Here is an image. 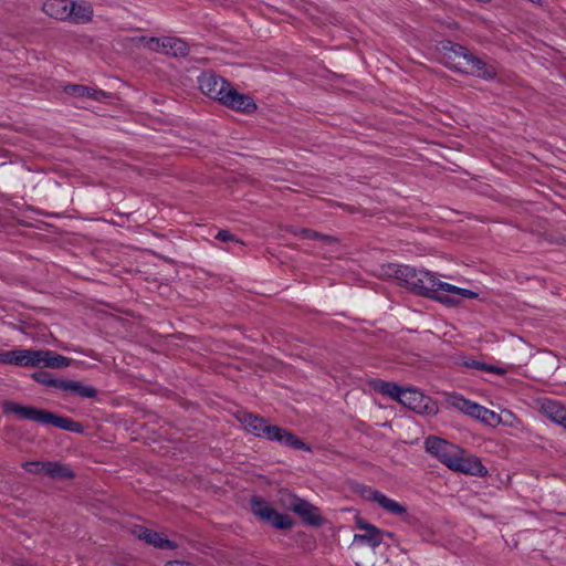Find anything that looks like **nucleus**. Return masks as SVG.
<instances>
[{
    "instance_id": "1",
    "label": "nucleus",
    "mask_w": 566,
    "mask_h": 566,
    "mask_svg": "<svg viewBox=\"0 0 566 566\" xmlns=\"http://www.w3.org/2000/svg\"><path fill=\"white\" fill-rule=\"evenodd\" d=\"M384 275L394 277L413 294L434 300L447 306H455L462 298H475L478 293L440 281L436 273L405 264L389 263L382 266Z\"/></svg>"
},
{
    "instance_id": "2",
    "label": "nucleus",
    "mask_w": 566,
    "mask_h": 566,
    "mask_svg": "<svg viewBox=\"0 0 566 566\" xmlns=\"http://www.w3.org/2000/svg\"><path fill=\"white\" fill-rule=\"evenodd\" d=\"M440 52L444 66L453 72L470 74L485 81L497 77V70L493 64L486 63L462 44L443 40L440 42Z\"/></svg>"
},
{
    "instance_id": "3",
    "label": "nucleus",
    "mask_w": 566,
    "mask_h": 566,
    "mask_svg": "<svg viewBox=\"0 0 566 566\" xmlns=\"http://www.w3.org/2000/svg\"><path fill=\"white\" fill-rule=\"evenodd\" d=\"M72 359L51 349L15 348L0 353V364L25 368H66Z\"/></svg>"
},
{
    "instance_id": "4",
    "label": "nucleus",
    "mask_w": 566,
    "mask_h": 566,
    "mask_svg": "<svg viewBox=\"0 0 566 566\" xmlns=\"http://www.w3.org/2000/svg\"><path fill=\"white\" fill-rule=\"evenodd\" d=\"M374 389L403 405L419 415H436L438 406L436 401L415 387H401L395 382L377 379Z\"/></svg>"
},
{
    "instance_id": "5",
    "label": "nucleus",
    "mask_w": 566,
    "mask_h": 566,
    "mask_svg": "<svg viewBox=\"0 0 566 566\" xmlns=\"http://www.w3.org/2000/svg\"><path fill=\"white\" fill-rule=\"evenodd\" d=\"M2 411L6 415L12 413L21 419L34 421L40 424H52L55 428L74 433H82L84 431L83 424L78 421L30 405L24 406L11 400H6L2 402Z\"/></svg>"
},
{
    "instance_id": "6",
    "label": "nucleus",
    "mask_w": 566,
    "mask_h": 566,
    "mask_svg": "<svg viewBox=\"0 0 566 566\" xmlns=\"http://www.w3.org/2000/svg\"><path fill=\"white\" fill-rule=\"evenodd\" d=\"M280 494L282 504L297 514L304 524L313 527H321L324 524V517L317 506L287 491H281Z\"/></svg>"
},
{
    "instance_id": "7",
    "label": "nucleus",
    "mask_w": 566,
    "mask_h": 566,
    "mask_svg": "<svg viewBox=\"0 0 566 566\" xmlns=\"http://www.w3.org/2000/svg\"><path fill=\"white\" fill-rule=\"evenodd\" d=\"M250 504L255 516L277 530H290L295 524L291 516L277 512L261 496H252Z\"/></svg>"
},
{
    "instance_id": "8",
    "label": "nucleus",
    "mask_w": 566,
    "mask_h": 566,
    "mask_svg": "<svg viewBox=\"0 0 566 566\" xmlns=\"http://www.w3.org/2000/svg\"><path fill=\"white\" fill-rule=\"evenodd\" d=\"M424 448L428 453L437 458L441 463L451 469L458 454L460 447L446 441L436 436H430L424 440Z\"/></svg>"
},
{
    "instance_id": "9",
    "label": "nucleus",
    "mask_w": 566,
    "mask_h": 566,
    "mask_svg": "<svg viewBox=\"0 0 566 566\" xmlns=\"http://www.w3.org/2000/svg\"><path fill=\"white\" fill-rule=\"evenodd\" d=\"M354 490L364 499L377 503L382 510L392 515L401 516L407 514V507L405 505L388 497L378 490H374L373 488L365 484H357Z\"/></svg>"
},
{
    "instance_id": "10",
    "label": "nucleus",
    "mask_w": 566,
    "mask_h": 566,
    "mask_svg": "<svg viewBox=\"0 0 566 566\" xmlns=\"http://www.w3.org/2000/svg\"><path fill=\"white\" fill-rule=\"evenodd\" d=\"M220 103L232 111L245 115L253 114L258 109L256 103L249 94L238 92L232 85L220 97Z\"/></svg>"
},
{
    "instance_id": "11",
    "label": "nucleus",
    "mask_w": 566,
    "mask_h": 566,
    "mask_svg": "<svg viewBox=\"0 0 566 566\" xmlns=\"http://www.w3.org/2000/svg\"><path fill=\"white\" fill-rule=\"evenodd\" d=\"M356 526L364 531V533H357L354 535L353 545H366L375 551L380 546V544H382L385 530H381L363 518L356 520Z\"/></svg>"
},
{
    "instance_id": "12",
    "label": "nucleus",
    "mask_w": 566,
    "mask_h": 566,
    "mask_svg": "<svg viewBox=\"0 0 566 566\" xmlns=\"http://www.w3.org/2000/svg\"><path fill=\"white\" fill-rule=\"evenodd\" d=\"M198 84L205 95L218 102H220V97L224 95L232 85L226 78L210 72H203L198 77Z\"/></svg>"
},
{
    "instance_id": "13",
    "label": "nucleus",
    "mask_w": 566,
    "mask_h": 566,
    "mask_svg": "<svg viewBox=\"0 0 566 566\" xmlns=\"http://www.w3.org/2000/svg\"><path fill=\"white\" fill-rule=\"evenodd\" d=\"M450 470L479 478H484L489 473L486 467L482 464L478 457L468 453L462 448Z\"/></svg>"
},
{
    "instance_id": "14",
    "label": "nucleus",
    "mask_w": 566,
    "mask_h": 566,
    "mask_svg": "<svg viewBox=\"0 0 566 566\" xmlns=\"http://www.w3.org/2000/svg\"><path fill=\"white\" fill-rule=\"evenodd\" d=\"M264 429L265 430L262 438L279 442L295 450H310V447L303 442V440L284 428L274 424H268Z\"/></svg>"
},
{
    "instance_id": "15",
    "label": "nucleus",
    "mask_w": 566,
    "mask_h": 566,
    "mask_svg": "<svg viewBox=\"0 0 566 566\" xmlns=\"http://www.w3.org/2000/svg\"><path fill=\"white\" fill-rule=\"evenodd\" d=\"M133 534L137 538L159 549H175L177 547V544L167 538L163 533L156 532L143 525H135L133 528Z\"/></svg>"
},
{
    "instance_id": "16",
    "label": "nucleus",
    "mask_w": 566,
    "mask_h": 566,
    "mask_svg": "<svg viewBox=\"0 0 566 566\" xmlns=\"http://www.w3.org/2000/svg\"><path fill=\"white\" fill-rule=\"evenodd\" d=\"M64 92L76 98H87L101 102L103 101L107 94L103 90L93 88L90 86L81 85V84H70L64 87Z\"/></svg>"
},
{
    "instance_id": "17",
    "label": "nucleus",
    "mask_w": 566,
    "mask_h": 566,
    "mask_svg": "<svg viewBox=\"0 0 566 566\" xmlns=\"http://www.w3.org/2000/svg\"><path fill=\"white\" fill-rule=\"evenodd\" d=\"M237 418L244 426L247 431L255 437L262 438L265 430L264 428L268 426L264 418L245 411L239 412Z\"/></svg>"
},
{
    "instance_id": "18",
    "label": "nucleus",
    "mask_w": 566,
    "mask_h": 566,
    "mask_svg": "<svg viewBox=\"0 0 566 566\" xmlns=\"http://www.w3.org/2000/svg\"><path fill=\"white\" fill-rule=\"evenodd\" d=\"M543 413L553 422L566 429V407L559 401L546 399L542 403Z\"/></svg>"
},
{
    "instance_id": "19",
    "label": "nucleus",
    "mask_w": 566,
    "mask_h": 566,
    "mask_svg": "<svg viewBox=\"0 0 566 566\" xmlns=\"http://www.w3.org/2000/svg\"><path fill=\"white\" fill-rule=\"evenodd\" d=\"M70 1L69 0H46L43 3V12L56 20L69 21L70 13Z\"/></svg>"
},
{
    "instance_id": "20",
    "label": "nucleus",
    "mask_w": 566,
    "mask_h": 566,
    "mask_svg": "<svg viewBox=\"0 0 566 566\" xmlns=\"http://www.w3.org/2000/svg\"><path fill=\"white\" fill-rule=\"evenodd\" d=\"M70 18L69 21L72 23H87L93 18V8L88 3H77L76 1H70L69 8Z\"/></svg>"
},
{
    "instance_id": "21",
    "label": "nucleus",
    "mask_w": 566,
    "mask_h": 566,
    "mask_svg": "<svg viewBox=\"0 0 566 566\" xmlns=\"http://www.w3.org/2000/svg\"><path fill=\"white\" fill-rule=\"evenodd\" d=\"M62 391L74 394L82 398H96L97 389L76 380H66L62 384Z\"/></svg>"
},
{
    "instance_id": "22",
    "label": "nucleus",
    "mask_w": 566,
    "mask_h": 566,
    "mask_svg": "<svg viewBox=\"0 0 566 566\" xmlns=\"http://www.w3.org/2000/svg\"><path fill=\"white\" fill-rule=\"evenodd\" d=\"M165 42L166 45L164 46L167 48L165 50V54H170L175 57H185L189 54V45L184 39L165 36V41L163 43Z\"/></svg>"
},
{
    "instance_id": "23",
    "label": "nucleus",
    "mask_w": 566,
    "mask_h": 566,
    "mask_svg": "<svg viewBox=\"0 0 566 566\" xmlns=\"http://www.w3.org/2000/svg\"><path fill=\"white\" fill-rule=\"evenodd\" d=\"M43 472L52 479H73L74 472L65 464L56 461L43 463Z\"/></svg>"
},
{
    "instance_id": "24",
    "label": "nucleus",
    "mask_w": 566,
    "mask_h": 566,
    "mask_svg": "<svg viewBox=\"0 0 566 566\" xmlns=\"http://www.w3.org/2000/svg\"><path fill=\"white\" fill-rule=\"evenodd\" d=\"M471 417L485 423V424L492 426V427H496L502 422L500 415H497L495 411L490 410L479 403H476L475 408L472 409Z\"/></svg>"
},
{
    "instance_id": "25",
    "label": "nucleus",
    "mask_w": 566,
    "mask_h": 566,
    "mask_svg": "<svg viewBox=\"0 0 566 566\" xmlns=\"http://www.w3.org/2000/svg\"><path fill=\"white\" fill-rule=\"evenodd\" d=\"M464 367L476 369L481 371L492 373L496 375H504L507 373V368L490 365L474 358H464L462 361Z\"/></svg>"
},
{
    "instance_id": "26",
    "label": "nucleus",
    "mask_w": 566,
    "mask_h": 566,
    "mask_svg": "<svg viewBox=\"0 0 566 566\" xmlns=\"http://www.w3.org/2000/svg\"><path fill=\"white\" fill-rule=\"evenodd\" d=\"M32 378L39 384L60 390H62V384L64 382V379L54 378L51 373L44 370L35 371Z\"/></svg>"
},
{
    "instance_id": "27",
    "label": "nucleus",
    "mask_w": 566,
    "mask_h": 566,
    "mask_svg": "<svg viewBox=\"0 0 566 566\" xmlns=\"http://www.w3.org/2000/svg\"><path fill=\"white\" fill-rule=\"evenodd\" d=\"M298 235L303 239H308V240H321V241H324V242H327V243H332V242H336V238L332 237V235H328V234H324V233H321V232H317V231H314V230H311V229H306V228H303L300 230L298 232Z\"/></svg>"
},
{
    "instance_id": "28",
    "label": "nucleus",
    "mask_w": 566,
    "mask_h": 566,
    "mask_svg": "<svg viewBox=\"0 0 566 566\" xmlns=\"http://www.w3.org/2000/svg\"><path fill=\"white\" fill-rule=\"evenodd\" d=\"M453 405L468 416H472V409L475 408L476 402L463 398L462 396L455 397Z\"/></svg>"
},
{
    "instance_id": "29",
    "label": "nucleus",
    "mask_w": 566,
    "mask_h": 566,
    "mask_svg": "<svg viewBox=\"0 0 566 566\" xmlns=\"http://www.w3.org/2000/svg\"><path fill=\"white\" fill-rule=\"evenodd\" d=\"M164 41H165V36L164 38H149L146 41V46L151 51L165 53V50L167 48L164 46V45H166V42L163 43Z\"/></svg>"
},
{
    "instance_id": "30",
    "label": "nucleus",
    "mask_w": 566,
    "mask_h": 566,
    "mask_svg": "<svg viewBox=\"0 0 566 566\" xmlns=\"http://www.w3.org/2000/svg\"><path fill=\"white\" fill-rule=\"evenodd\" d=\"M214 239L216 240H219V241H222V242H228V241H232V242H235V243H239V244H244L241 240L237 239L229 230L227 229H221L217 232V234L214 235Z\"/></svg>"
},
{
    "instance_id": "31",
    "label": "nucleus",
    "mask_w": 566,
    "mask_h": 566,
    "mask_svg": "<svg viewBox=\"0 0 566 566\" xmlns=\"http://www.w3.org/2000/svg\"><path fill=\"white\" fill-rule=\"evenodd\" d=\"M43 463L41 461H27L22 464V468L30 473H40L43 471Z\"/></svg>"
},
{
    "instance_id": "32",
    "label": "nucleus",
    "mask_w": 566,
    "mask_h": 566,
    "mask_svg": "<svg viewBox=\"0 0 566 566\" xmlns=\"http://www.w3.org/2000/svg\"><path fill=\"white\" fill-rule=\"evenodd\" d=\"M165 566H195L192 563L185 560H170Z\"/></svg>"
},
{
    "instance_id": "33",
    "label": "nucleus",
    "mask_w": 566,
    "mask_h": 566,
    "mask_svg": "<svg viewBox=\"0 0 566 566\" xmlns=\"http://www.w3.org/2000/svg\"><path fill=\"white\" fill-rule=\"evenodd\" d=\"M385 536H386L387 538H392V537H394V533L388 532V531H385Z\"/></svg>"
},
{
    "instance_id": "34",
    "label": "nucleus",
    "mask_w": 566,
    "mask_h": 566,
    "mask_svg": "<svg viewBox=\"0 0 566 566\" xmlns=\"http://www.w3.org/2000/svg\"><path fill=\"white\" fill-rule=\"evenodd\" d=\"M532 3H539L542 0H528Z\"/></svg>"
}]
</instances>
